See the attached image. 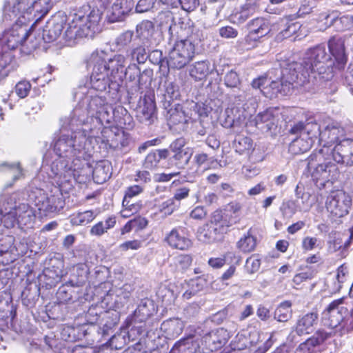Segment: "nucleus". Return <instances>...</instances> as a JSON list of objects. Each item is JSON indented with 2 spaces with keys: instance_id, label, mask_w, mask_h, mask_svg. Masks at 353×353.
Returning a JSON list of instances; mask_svg holds the SVG:
<instances>
[{
  "instance_id": "c03bdc74",
  "label": "nucleus",
  "mask_w": 353,
  "mask_h": 353,
  "mask_svg": "<svg viewBox=\"0 0 353 353\" xmlns=\"http://www.w3.org/2000/svg\"><path fill=\"white\" fill-rule=\"evenodd\" d=\"M96 214L92 210L74 214L70 216V223L72 225H85L94 219Z\"/></svg>"
},
{
  "instance_id": "0eeeda50",
  "label": "nucleus",
  "mask_w": 353,
  "mask_h": 353,
  "mask_svg": "<svg viewBox=\"0 0 353 353\" xmlns=\"http://www.w3.org/2000/svg\"><path fill=\"white\" fill-rule=\"evenodd\" d=\"M302 68L301 63L295 61L289 63L287 67L282 70V77L280 80L272 81L263 90V94L268 98L272 99L279 96L290 94L296 83H301L299 71Z\"/></svg>"
},
{
  "instance_id": "3c124183",
  "label": "nucleus",
  "mask_w": 353,
  "mask_h": 353,
  "mask_svg": "<svg viewBox=\"0 0 353 353\" xmlns=\"http://www.w3.org/2000/svg\"><path fill=\"white\" fill-rule=\"evenodd\" d=\"M103 312H105V310H103L102 307L98 305L91 306L85 316L87 323L90 325H99Z\"/></svg>"
},
{
  "instance_id": "412c9836",
  "label": "nucleus",
  "mask_w": 353,
  "mask_h": 353,
  "mask_svg": "<svg viewBox=\"0 0 353 353\" xmlns=\"http://www.w3.org/2000/svg\"><path fill=\"white\" fill-rule=\"evenodd\" d=\"M51 170L54 176L58 177L61 183L70 181L71 179L81 182L79 171L75 168H72V166L68 165V162L65 163L63 160L54 161L52 164Z\"/></svg>"
},
{
  "instance_id": "4be33fe9",
  "label": "nucleus",
  "mask_w": 353,
  "mask_h": 353,
  "mask_svg": "<svg viewBox=\"0 0 353 353\" xmlns=\"http://www.w3.org/2000/svg\"><path fill=\"white\" fill-rule=\"evenodd\" d=\"M328 48L336 61L334 67L339 70L343 69L347 59L345 49V39L336 36L332 37L329 40Z\"/></svg>"
},
{
  "instance_id": "c756f323",
  "label": "nucleus",
  "mask_w": 353,
  "mask_h": 353,
  "mask_svg": "<svg viewBox=\"0 0 353 353\" xmlns=\"http://www.w3.org/2000/svg\"><path fill=\"white\" fill-rule=\"evenodd\" d=\"M339 132V128L334 125H327L323 130H321L319 126L318 141L322 147L333 148L334 144L338 143Z\"/></svg>"
},
{
  "instance_id": "393cba45",
  "label": "nucleus",
  "mask_w": 353,
  "mask_h": 353,
  "mask_svg": "<svg viewBox=\"0 0 353 353\" xmlns=\"http://www.w3.org/2000/svg\"><path fill=\"white\" fill-rule=\"evenodd\" d=\"M165 241L175 249L187 250L192 245L191 240L188 238L181 228L172 229L165 236Z\"/></svg>"
},
{
  "instance_id": "0e129e2a",
  "label": "nucleus",
  "mask_w": 353,
  "mask_h": 353,
  "mask_svg": "<svg viewBox=\"0 0 353 353\" xmlns=\"http://www.w3.org/2000/svg\"><path fill=\"white\" fill-rule=\"evenodd\" d=\"M128 338L122 333L113 335L109 340L110 346L112 349L121 350L128 342Z\"/></svg>"
},
{
  "instance_id": "c9c22d12",
  "label": "nucleus",
  "mask_w": 353,
  "mask_h": 353,
  "mask_svg": "<svg viewBox=\"0 0 353 353\" xmlns=\"http://www.w3.org/2000/svg\"><path fill=\"white\" fill-rule=\"evenodd\" d=\"M292 316V303L290 301L281 303L274 312V319L279 322H287Z\"/></svg>"
},
{
  "instance_id": "a19ab883",
  "label": "nucleus",
  "mask_w": 353,
  "mask_h": 353,
  "mask_svg": "<svg viewBox=\"0 0 353 353\" xmlns=\"http://www.w3.org/2000/svg\"><path fill=\"white\" fill-rule=\"evenodd\" d=\"M184 327L182 321L176 319H170L162 324V329H164L170 337L175 338L179 336Z\"/></svg>"
},
{
  "instance_id": "09e8293b",
  "label": "nucleus",
  "mask_w": 353,
  "mask_h": 353,
  "mask_svg": "<svg viewBox=\"0 0 353 353\" xmlns=\"http://www.w3.org/2000/svg\"><path fill=\"white\" fill-rule=\"evenodd\" d=\"M12 61L13 57L10 53L4 52L0 57V81L12 70Z\"/></svg>"
},
{
  "instance_id": "5701e85b",
  "label": "nucleus",
  "mask_w": 353,
  "mask_h": 353,
  "mask_svg": "<svg viewBox=\"0 0 353 353\" xmlns=\"http://www.w3.org/2000/svg\"><path fill=\"white\" fill-rule=\"evenodd\" d=\"M155 312L156 308L153 301L148 298L143 299L134 313L129 316V321L132 323H145Z\"/></svg>"
},
{
  "instance_id": "dca6fc26",
  "label": "nucleus",
  "mask_w": 353,
  "mask_h": 353,
  "mask_svg": "<svg viewBox=\"0 0 353 353\" xmlns=\"http://www.w3.org/2000/svg\"><path fill=\"white\" fill-rule=\"evenodd\" d=\"M333 161L347 166L353 165V140L345 139L335 144L333 148L327 147Z\"/></svg>"
},
{
  "instance_id": "e433bc0d",
  "label": "nucleus",
  "mask_w": 353,
  "mask_h": 353,
  "mask_svg": "<svg viewBox=\"0 0 353 353\" xmlns=\"http://www.w3.org/2000/svg\"><path fill=\"white\" fill-rule=\"evenodd\" d=\"M256 246V239L252 234L251 229H250L247 234H244L236 243L237 248L244 253H249L254 251Z\"/></svg>"
},
{
  "instance_id": "423d86ee",
  "label": "nucleus",
  "mask_w": 353,
  "mask_h": 353,
  "mask_svg": "<svg viewBox=\"0 0 353 353\" xmlns=\"http://www.w3.org/2000/svg\"><path fill=\"white\" fill-rule=\"evenodd\" d=\"M290 134L299 135L289 145L288 151L293 155L304 153L310 150L317 139L319 125L315 121L294 123L289 130Z\"/></svg>"
},
{
  "instance_id": "7ed1b4c3",
  "label": "nucleus",
  "mask_w": 353,
  "mask_h": 353,
  "mask_svg": "<svg viewBox=\"0 0 353 353\" xmlns=\"http://www.w3.org/2000/svg\"><path fill=\"white\" fill-rule=\"evenodd\" d=\"M68 125L70 134L61 132L54 145V151L57 156L65 158L68 161L77 165L74 161L88 160L92 150V140L94 134L92 128H79L70 124L68 119Z\"/></svg>"
},
{
  "instance_id": "f3484780",
  "label": "nucleus",
  "mask_w": 353,
  "mask_h": 353,
  "mask_svg": "<svg viewBox=\"0 0 353 353\" xmlns=\"http://www.w3.org/2000/svg\"><path fill=\"white\" fill-rule=\"evenodd\" d=\"M67 16L59 12L52 16L46 23L43 30V39L46 43H50L57 39L61 34L66 24Z\"/></svg>"
},
{
  "instance_id": "e2e57ef3",
  "label": "nucleus",
  "mask_w": 353,
  "mask_h": 353,
  "mask_svg": "<svg viewBox=\"0 0 353 353\" xmlns=\"http://www.w3.org/2000/svg\"><path fill=\"white\" fill-rule=\"evenodd\" d=\"M225 85L228 88H238L241 84V80L237 72L230 70L226 72L224 77Z\"/></svg>"
},
{
  "instance_id": "338daca9",
  "label": "nucleus",
  "mask_w": 353,
  "mask_h": 353,
  "mask_svg": "<svg viewBox=\"0 0 353 353\" xmlns=\"http://www.w3.org/2000/svg\"><path fill=\"white\" fill-rule=\"evenodd\" d=\"M261 266V260L256 255L250 256L245 263V269L250 274L257 272Z\"/></svg>"
},
{
  "instance_id": "a18cd8bd",
  "label": "nucleus",
  "mask_w": 353,
  "mask_h": 353,
  "mask_svg": "<svg viewBox=\"0 0 353 353\" xmlns=\"http://www.w3.org/2000/svg\"><path fill=\"white\" fill-rule=\"evenodd\" d=\"M192 153L188 151L175 152L170 158V163L179 170L184 169L189 163Z\"/></svg>"
},
{
  "instance_id": "bf43d9fd",
  "label": "nucleus",
  "mask_w": 353,
  "mask_h": 353,
  "mask_svg": "<svg viewBox=\"0 0 353 353\" xmlns=\"http://www.w3.org/2000/svg\"><path fill=\"white\" fill-rule=\"evenodd\" d=\"M280 210L283 215V216L287 218H291L297 210L296 202L292 200H288L287 201L283 202Z\"/></svg>"
},
{
  "instance_id": "37998d69",
  "label": "nucleus",
  "mask_w": 353,
  "mask_h": 353,
  "mask_svg": "<svg viewBox=\"0 0 353 353\" xmlns=\"http://www.w3.org/2000/svg\"><path fill=\"white\" fill-rule=\"evenodd\" d=\"M126 327L128 329V340L129 341H136L140 336L143 335L145 329L144 326V323H139L135 322H131L129 321V316L126 319Z\"/></svg>"
},
{
  "instance_id": "39448f33",
  "label": "nucleus",
  "mask_w": 353,
  "mask_h": 353,
  "mask_svg": "<svg viewBox=\"0 0 353 353\" xmlns=\"http://www.w3.org/2000/svg\"><path fill=\"white\" fill-rule=\"evenodd\" d=\"M330 152L327 147H322L312 152L307 159V171L314 181L319 182V186L324 187L328 182L332 183L339 175L338 166L332 162Z\"/></svg>"
},
{
  "instance_id": "aec40b11",
  "label": "nucleus",
  "mask_w": 353,
  "mask_h": 353,
  "mask_svg": "<svg viewBox=\"0 0 353 353\" xmlns=\"http://www.w3.org/2000/svg\"><path fill=\"white\" fill-rule=\"evenodd\" d=\"M105 65L106 70L110 76L114 79L115 83L119 85L124 78V70L126 65V57L121 54H117L112 58L107 61V54L105 57Z\"/></svg>"
},
{
  "instance_id": "9b49d317",
  "label": "nucleus",
  "mask_w": 353,
  "mask_h": 353,
  "mask_svg": "<svg viewBox=\"0 0 353 353\" xmlns=\"http://www.w3.org/2000/svg\"><path fill=\"white\" fill-rule=\"evenodd\" d=\"M30 198L41 216L57 214L65 205L63 196L60 193L48 195L43 190L37 189L32 192Z\"/></svg>"
},
{
  "instance_id": "6e6d98bb",
  "label": "nucleus",
  "mask_w": 353,
  "mask_h": 353,
  "mask_svg": "<svg viewBox=\"0 0 353 353\" xmlns=\"http://www.w3.org/2000/svg\"><path fill=\"white\" fill-rule=\"evenodd\" d=\"M134 32L131 30H127L120 34L114 41V43L119 50L123 49L129 46L133 40Z\"/></svg>"
},
{
  "instance_id": "b1692460",
  "label": "nucleus",
  "mask_w": 353,
  "mask_h": 353,
  "mask_svg": "<svg viewBox=\"0 0 353 353\" xmlns=\"http://www.w3.org/2000/svg\"><path fill=\"white\" fill-rule=\"evenodd\" d=\"M133 7L134 2L132 0H117L112 5L108 14L110 22L114 23L124 20Z\"/></svg>"
},
{
  "instance_id": "f03ea898",
  "label": "nucleus",
  "mask_w": 353,
  "mask_h": 353,
  "mask_svg": "<svg viewBox=\"0 0 353 353\" xmlns=\"http://www.w3.org/2000/svg\"><path fill=\"white\" fill-rule=\"evenodd\" d=\"M79 98V105L76 107L70 116V124L77 127L92 128L90 122L103 125L110 123V112L112 108L106 102L105 97L99 96L92 90H87L85 86L80 87L75 94Z\"/></svg>"
},
{
  "instance_id": "13d9d810",
  "label": "nucleus",
  "mask_w": 353,
  "mask_h": 353,
  "mask_svg": "<svg viewBox=\"0 0 353 353\" xmlns=\"http://www.w3.org/2000/svg\"><path fill=\"white\" fill-rule=\"evenodd\" d=\"M179 207L174 199L170 198L161 203L159 206V212L165 216L172 214Z\"/></svg>"
},
{
  "instance_id": "4d7b16f0",
  "label": "nucleus",
  "mask_w": 353,
  "mask_h": 353,
  "mask_svg": "<svg viewBox=\"0 0 353 353\" xmlns=\"http://www.w3.org/2000/svg\"><path fill=\"white\" fill-rule=\"evenodd\" d=\"M141 74V70L137 63H131L124 70V77L130 81H136L138 83V79Z\"/></svg>"
},
{
  "instance_id": "864d4df0",
  "label": "nucleus",
  "mask_w": 353,
  "mask_h": 353,
  "mask_svg": "<svg viewBox=\"0 0 353 353\" xmlns=\"http://www.w3.org/2000/svg\"><path fill=\"white\" fill-rule=\"evenodd\" d=\"M132 292V287L129 284L123 285L121 288L117 291V299L115 303L117 307H123L128 303Z\"/></svg>"
},
{
  "instance_id": "052dcab7",
  "label": "nucleus",
  "mask_w": 353,
  "mask_h": 353,
  "mask_svg": "<svg viewBox=\"0 0 353 353\" xmlns=\"http://www.w3.org/2000/svg\"><path fill=\"white\" fill-rule=\"evenodd\" d=\"M311 195L309 192L301 194V199L295 201L296 202L297 210L299 212H308L312 206L310 202Z\"/></svg>"
},
{
  "instance_id": "49530a36",
  "label": "nucleus",
  "mask_w": 353,
  "mask_h": 353,
  "mask_svg": "<svg viewBox=\"0 0 353 353\" xmlns=\"http://www.w3.org/2000/svg\"><path fill=\"white\" fill-rule=\"evenodd\" d=\"M92 176L97 183H103L110 177L109 165L103 163L98 164L92 170Z\"/></svg>"
},
{
  "instance_id": "5fc2aeb1",
  "label": "nucleus",
  "mask_w": 353,
  "mask_h": 353,
  "mask_svg": "<svg viewBox=\"0 0 353 353\" xmlns=\"http://www.w3.org/2000/svg\"><path fill=\"white\" fill-rule=\"evenodd\" d=\"M254 11V7L248 6L246 3L239 12L232 15V20L234 23H243L252 15Z\"/></svg>"
},
{
  "instance_id": "ea45409f",
  "label": "nucleus",
  "mask_w": 353,
  "mask_h": 353,
  "mask_svg": "<svg viewBox=\"0 0 353 353\" xmlns=\"http://www.w3.org/2000/svg\"><path fill=\"white\" fill-rule=\"evenodd\" d=\"M147 45L145 42L137 46L133 45L128 53L131 59L136 61L139 64L144 63L148 58V52L145 48Z\"/></svg>"
},
{
  "instance_id": "2eb2a0df",
  "label": "nucleus",
  "mask_w": 353,
  "mask_h": 353,
  "mask_svg": "<svg viewBox=\"0 0 353 353\" xmlns=\"http://www.w3.org/2000/svg\"><path fill=\"white\" fill-rule=\"evenodd\" d=\"M226 220L223 219L221 212H214L210 225H206L199 230L198 238L205 243H212L218 239V234L226 232L230 227Z\"/></svg>"
},
{
  "instance_id": "6e6552de",
  "label": "nucleus",
  "mask_w": 353,
  "mask_h": 353,
  "mask_svg": "<svg viewBox=\"0 0 353 353\" xmlns=\"http://www.w3.org/2000/svg\"><path fill=\"white\" fill-rule=\"evenodd\" d=\"M106 52L103 50L93 52L87 61L88 68H92L90 75V85L89 90L103 92L111 84L115 83L114 79L110 75L105 65V57Z\"/></svg>"
},
{
  "instance_id": "bb28decb",
  "label": "nucleus",
  "mask_w": 353,
  "mask_h": 353,
  "mask_svg": "<svg viewBox=\"0 0 353 353\" xmlns=\"http://www.w3.org/2000/svg\"><path fill=\"white\" fill-rule=\"evenodd\" d=\"M102 134L104 138H107L106 139H103L102 142L105 144L106 147L111 149L124 151L129 145V140L123 132L116 134L109 130H105Z\"/></svg>"
},
{
  "instance_id": "f257e3e1",
  "label": "nucleus",
  "mask_w": 353,
  "mask_h": 353,
  "mask_svg": "<svg viewBox=\"0 0 353 353\" xmlns=\"http://www.w3.org/2000/svg\"><path fill=\"white\" fill-rule=\"evenodd\" d=\"M53 7L52 0H12L4 6L2 23L5 26L14 23L5 29L0 37V43L5 50H14L22 46L27 53L31 52L38 46L37 43L29 44L31 27L42 20Z\"/></svg>"
},
{
  "instance_id": "69168bd1",
  "label": "nucleus",
  "mask_w": 353,
  "mask_h": 353,
  "mask_svg": "<svg viewBox=\"0 0 353 353\" xmlns=\"http://www.w3.org/2000/svg\"><path fill=\"white\" fill-rule=\"evenodd\" d=\"M164 96L169 101L176 99L179 97V86L172 82L167 83Z\"/></svg>"
},
{
  "instance_id": "f704fd0d",
  "label": "nucleus",
  "mask_w": 353,
  "mask_h": 353,
  "mask_svg": "<svg viewBox=\"0 0 353 353\" xmlns=\"http://www.w3.org/2000/svg\"><path fill=\"white\" fill-rule=\"evenodd\" d=\"M0 171L8 172L12 175V183L25 178V170L20 162H3L0 163Z\"/></svg>"
},
{
  "instance_id": "de8ad7c7",
  "label": "nucleus",
  "mask_w": 353,
  "mask_h": 353,
  "mask_svg": "<svg viewBox=\"0 0 353 353\" xmlns=\"http://www.w3.org/2000/svg\"><path fill=\"white\" fill-rule=\"evenodd\" d=\"M250 32H254L256 35L263 37L268 34L270 31L269 23L263 19L257 18L250 24Z\"/></svg>"
},
{
  "instance_id": "79ce46f5",
  "label": "nucleus",
  "mask_w": 353,
  "mask_h": 353,
  "mask_svg": "<svg viewBox=\"0 0 353 353\" xmlns=\"http://www.w3.org/2000/svg\"><path fill=\"white\" fill-rule=\"evenodd\" d=\"M89 268L85 263H79L73 268V276L76 277V280L72 279L70 282L72 285H82L87 280Z\"/></svg>"
},
{
  "instance_id": "1a4fd4ad",
  "label": "nucleus",
  "mask_w": 353,
  "mask_h": 353,
  "mask_svg": "<svg viewBox=\"0 0 353 353\" xmlns=\"http://www.w3.org/2000/svg\"><path fill=\"white\" fill-rule=\"evenodd\" d=\"M101 19V12L99 9L90 10L87 15H83L81 11H79L75 14L73 21L76 24L70 26L66 33L70 37H93L94 34L100 30Z\"/></svg>"
},
{
  "instance_id": "72a5a7b5",
  "label": "nucleus",
  "mask_w": 353,
  "mask_h": 353,
  "mask_svg": "<svg viewBox=\"0 0 353 353\" xmlns=\"http://www.w3.org/2000/svg\"><path fill=\"white\" fill-rule=\"evenodd\" d=\"M60 265V266H52L44 270L43 278L46 286L52 288L61 281L63 276V265L61 263Z\"/></svg>"
},
{
  "instance_id": "4468645a",
  "label": "nucleus",
  "mask_w": 353,
  "mask_h": 353,
  "mask_svg": "<svg viewBox=\"0 0 353 353\" xmlns=\"http://www.w3.org/2000/svg\"><path fill=\"white\" fill-rule=\"evenodd\" d=\"M8 207L0 208L2 223L7 228H13L16 223L26 225L32 220L31 210H26L28 206L23 205V213L20 209L16 208L15 202H8Z\"/></svg>"
},
{
  "instance_id": "7c9ffc66",
  "label": "nucleus",
  "mask_w": 353,
  "mask_h": 353,
  "mask_svg": "<svg viewBox=\"0 0 353 353\" xmlns=\"http://www.w3.org/2000/svg\"><path fill=\"white\" fill-rule=\"evenodd\" d=\"M136 32L137 37L142 40V43L145 42L149 45L154 43L152 39L155 33V28L152 21L145 20L137 24Z\"/></svg>"
},
{
  "instance_id": "6ab92c4d",
  "label": "nucleus",
  "mask_w": 353,
  "mask_h": 353,
  "mask_svg": "<svg viewBox=\"0 0 353 353\" xmlns=\"http://www.w3.org/2000/svg\"><path fill=\"white\" fill-rule=\"evenodd\" d=\"M135 111L136 117L141 123L150 125L156 119L155 103L149 96L145 95L143 99H140Z\"/></svg>"
},
{
  "instance_id": "cd10ccee",
  "label": "nucleus",
  "mask_w": 353,
  "mask_h": 353,
  "mask_svg": "<svg viewBox=\"0 0 353 353\" xmlns=\"http://www.w3.org/2000/svg\"><path fill=\"white\" fill-rule=\"evenodd\" d=\"M119 314L114 312L105 311L98 325L97 332L102 337L110 335L112 330L118 324Z\"/></svg>"
},
{
  "instance_id": "a211bd4d",
  "label": "nucleus",
  "mask_w": 353,
  "mask_h": 353,
  "mask_svg": "<svg viewBox=\"0 0 353 353\" xmlns=\"http://www.w3.org/2000/svg\"><path fill=\"white\" fill-rule=\"evenodd\" d=\"M230 336L227 330L219 327L206 333L201 339V345L211 352L221 348L230 339Z\"/></svg>"
},
{
  "instance_id": "20e7f679",
  "label": "nucleus",
  "mask_w": 353,
  "mask_h": 353,
  "mask_svg": "<svg viewBox=\"0 0 353 353\" xmlns=\"http://www.w3.org/2000/svg\"><path fill=\"white\" fill-rule=\"evenodd\" d=\"M299 71L301 83L310 81L311 79L319 81H327L334 77L333 68L330 55L324 46H316L308 49L302 62Z\"/></svg>"
},
{
  "instance_id": "c85d7f7f",
  "label": "nucleus",
  "mask_w": 353,
  "mask_h": 353,
  "mask_svg": "<svg viewBox=\"0 0 353 353\" xmlns=\"http://www.w3.org/2000/svg\"><path fill=\"white\" fill-rule=\"evenodd\" d=\"M318 314L316 312L307 313L300 317L295 326V332L299 336L308 334L313 332L317 323Z\"/></svg>"
},
{
  "instance_id": "a878e982",
  "label": "nucleus",
  "mask_w": 353,
  "mask_h": 353,
  "mask_svg": "<svg viewBox=\"0 0 353 353\" xmlns=\"http://www.w3.org/2000/svg\"><path fill=\"white\" fill-rule=\"evenodd\" d=\"M201 343L199 336H190L176 343L169 353H200Z\"/></svg>"
},
{
  "instance_id": "8fccbe9b",
  "label": "nucleus",
  "mask_w": 353,
  "mask_h": 353,
  "mask_svg": "<svg viewBox=\"0 0 353 353\" xmlns=\"http://www.w3.org/2000/svg\"><path fill=\"white\" fill-rule=\"evenodd\" d=\"M234 148L240 154L249 152L253 148V142L250 137L239 136L234 140Z\"/></svg>"
},
{
  "instance_id": "680f3d73",
  "label": "nucleus",
  "mask_w": 353,
  "mask_h": 353,
  "mask_svg": "<svg viewBox=\"0 0 353 353\" xmlns=\"http://www.w3.org/2000/svg\"><path fill=\"white\" fill-rule=\"evenodd\" d=\"M169 113L170 121L173 124L188 122L187 117L185 116L184 111L182 110L181 108H176L174 110L171 109L169 111Z\"/></svg>"
},
{
  "instance_id": "2f4dec72",
  "label": "nucleus",
  "mask_w": 353,
  "mask_h": 353,
  "mask_svg": "<svg viewBox=\"0 0 353 353\" xmlns=\"http://www.w3.org/2000/svg\"><path fill=\"white\" fill-rule=\"evenodd\" d=\"M276 110L269 108L263 112L259 113L255 119V125L259 128H266L267 130H271L276 123Z\"/></svg>"
},
{
  "instance_id": "473e14b6",
  "label": "nucleus",
  "mask_w": 353,
  "mask_h": 353,
  "mask_svg": "<svg viewBox=\"0 0 353 353\" xmlns=\"http://www.w3.org/2000/svg\"><path fill=\"white\" fill-rule=\"evenodd\" d=\"M169 156L168 149L155 150L145 157L143 166L148 170H153L158 167L161 159H165Z\"/></svg>"
},
{
  "instance_id": "774afa93",
  "label": "nucleus",
  "mask_w": 353,
  "mask_h": 353,
  "mask_svg": "<svg viewBox=\"0 0 353 353\" xmlns=\"http://www.w3.org/2000/svg\"><path fill=\"white\" fill-rule=\"evenodd\" d=\"M332 335V332H327L325 330H319L312 337H310V339L315 346H317L323 343L326 340L330 339Z\"/></svg>"
},
{
  "instance_id": "ddd939ff",
  "label": "nucleus",
  "mask_w": 353,
  "mask_h": 353,
  "mask_svg": "<svg viewBox=\"0 0 353 353\" xmlns=\"http://www.w3.org/2000/svg\"><path fill=\"white\" fill-rule=\"evenodd\" d=\"M343 301V298L333 301L323 312L322 319L325 325L332 329L339 327L340 330H342L345 327L348 310L341 305Z\"/></svg>"
},
{
  "instance_id": "9d476101",
  "label": "nucleus",
  "mask_w": 353,
  "mask_h": 353,
  "mask_svg": "<svg viewBox=\"0 0 353 353\" xmlns=\"http://www.w3.org/2000/svg\"><path fill=\"white\" fill-rule=\"evenodd\" d=\"M195 43L192 37L177 41L168 55L170 68L181 70L194 57Z\"/></svg>"
},
{
  "instance_id": "4c0bfd02",
  "label": "nucleus",
  "mask_w": 353,
  "mask_h": 353,
  "mask_svg": "<svg viewBox=\"0 0 353 353\" xmlns=\"http://www.w3.org/2000/svg\"><path fill=\"white\" fill-rule=\"evenodd\" d=\"M210 73V63L207 61L196 62L190 70V75L196 81L205 79Z\"/></svg>"
},
{
  "instance_id": "58836bf2",
  "label": "nucleus",
  "mask_w": 353,
  "mask_h": 353,
  "mask_svg": "<svg viewBox=\"0 0 353 353\" xmlns=\"http://www.w3.org/2000/svg\"><path fill=\"white\" fill-rule=\"evenodd\" d=\"M149 61L153 63L159 65V70L163 75H167L170 70V65H168V59L165 60L163 52L159 50H154L148 53Z\"/></svg>"
},
{
  "instance_id": "f8f14e48",
  "label": "nucleus",
  "mask_w": 353,
  "mask_h": 353,
  "mask_svg": "<svg viewBox=\"0 0 353 353\" xmlns=\"http://www.w3.org/2000/svg\"><path fill=\"white\" fill-rule=\"evenodd\" d=\"M352 204V196L343 190L332 192L327 197L325 207L328 212L334 217L346 216Z\"/></svg>"
},
{
  "instance_id": "603ef678",
  "label": "nucleus",
  "mask_w": 353,
  "mask_h": 353,
  "mask_svg": "<svg viewBox=\"0 0 353 353\" xmlns=\"http://www.w3.org/2000/svg\"><path fill=\"white\" fill-rule=\"evenodd\" d=\"M116 223L114 217L108 218L105 222L100 221L95 224L90 230L91 234L101 236L108 231V230L113 228Z\"/></svg>"
}]
</instances>
